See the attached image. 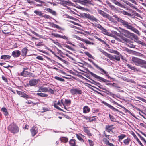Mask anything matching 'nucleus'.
<instances>
[{
    "label": "nucleus",
    "mask_w": 146,
    "mask_h": 146,
    "mask_svg": "<svg viewBox=\"0 0 146 146\" xmlns=\"http://www.w3.org/2000/svg\"><path fill=\"white\" fill-rule=\"evenodd\" d=\"M132 61L133 62L132 63L136 66L146 64V61L138 58L133 57L132 58Z\"/></svg>",
    "instance_id": "1"
},
{
    "label": "nucleus",
    "mask_w": 146,
    "mask_h": 146,
    "mask_svg": "<svg viewBox=\"0 0 146 146\" xmlns=\"http://www.w3.org/2000/svg\"><path fill=\"white\" fill-rule=\"evenodd\" d=\"M56 91L55 89H52L49 87H45L42 86L39 87L38 92H50L51 94H54Z\"/></svg>",
    "instance_id": "2"
},
{
    "label": "nucleus",
    "mask_w": 146,
    "mask_h": 146,
    "mask_svg": "<svg viewBox=\"0 0 146 146\" xmlns=\"http://www.w3.org/2000/svg\"><path fill=\"white\" fill-rule=\"evenodd\" d=\"M11 126L10 131L11 133L15 134L19 132V128L16 123H12L11 124Z\"/></svg>",
    "instance_id": "3"
},
{
    "label": "nucleus",
    "mask_w": 146,
    "mask_h": 146,
    "mask_svg": "<svg viewBox=\"0 0 146 146\" xmlns=\"http://www.w3.org/2000/svg\"><path fill=\"white\" fill-rule=\"evenodd\" d=\"M92 64L94 65L101 72H102V73H101V74H105V76H106L108 78H111L110 75H109L108 73L106 72L105 70H104V69H102L100 67L98 66L97 64L95 63L94 62H92Z\"/></svg>",
    "instance_id": "4"
},
{
    "label": "nucleus",
    "mask_w": 146,
    "mask_h": 146,
    "mask_svg": "<svg viewBox=\"0 0 146 146\" xmlns=\"http://www.w3.org/2000/svg\"><path fill=\"white\" fill-rule=\"evenodd\" d=\"M121 25H123L124 27L127 29H130L132 26V24L122 19L120 22Z\"/></svg>",
    "instance_id": "5"
},
{
    "label": "nucleus",
    "mask_w": 146,
    "mask_h": 146,
    "mask_svg": "<svg viewBox=\"0 0 146 146\" xmlns=\"http://www.w3.org/2000/svg\"><path fill=\"white\" fill-rule=\"evenodd\" d=\"M70 93L73 95L76 94H81L82 91L80 88H72L70 90Z\"/></svg>",
    "instance_id": "6"
},
{
    "label": "nucleus",
    "mask_w": 146,
    "mask_h": 146,
    "mask_svg": "<svg viewBox=\"0 0 146 146\" xmlns=\"http://www.w3.org/2000/svg\"><path fill=\"white\" fill-rule=\"evenodd\" d=\"M88 72L93 77L98 80L102 81L104 82H108V80H107L104 79V78L100 77L98 76L96 74H95L90 72V71H88Z\"/></svg>",
    "instance_id": "7"
},
{
    "label": "nucleus",
    "mask_w": 146,
    "mask_h": 146,
    "mask_svg": "<svg viewBox=\"0 0 146 146\" xmlns=\"http://www.w3.org/2000/svg\"><path fill=\"white\" fill-rule=\"evenodd\" d=\"M84 16L86 18L92 21H94L97 22L99 21L98 19L94 17L93 15H90L88 13H84Z\"/></svg>",
    "instance_id": "8"
},
{
    "label": "nucleus",
    "mask_w": 146,
    "mask_h": 146,
    "mask_svg": "<svg viewBox=\"0 0 146 146\" xmlns=\"http://www.w3.org/2000/svg\"><path fill=\"white\" fill-rule=\"evenodd\" d=\"M30 131L32 136L34 137L38 132V129L35 126H33L30 129Z\"/></svg>",
    "instance_id": "9"
},
{
    "label": "nucleus",
    "mask_w": 146,
    "mask_h": 146,
    "mask_svg": "<svg viewBox=\"0 0 146 146\" xmlns=\"http://www.w3.org/2000/svg\"><path fill=\"white\" fill-rule=\"evenodd\" d=\"M17 94L21 97L24 98L25 99L30 98V97L28 95L23 92L17 91Z\"/></svg>",
    "instance_id": "10"
},
{
    "label": "nucleus",
    "mask_w": 146,
    "mask_h": 146,
    "mask_svg": "<svg viewBox=\"0 0 146 146\" xmlns=\"http://www.w3.org/2000/svg\"><path fill=\"white\" fill-rule=\"evenodd\" d=\"M101 103L103 104H104V105L106 106L109 108H110V109H111V110H113L114 111H119L118 110L116 109L115 108L113 107L110 104L107 103L106 102L102 101H101Z\"/></svg>",
    "instance_id": "11"
},
{
    "label": "nucleus",
    "mask_w": 146,
    "mask_h": 146,
    "mask_svg": "<svg viewBox=\"0 0 146 146\" xmlns=\"http://www.w3.org/2000/svg\"><path fill=\"white\" fill-rule=\"evenodd\" d=\"M38 79H33L30 80L29 82V85L31 86H35L38 83Z\"/></svg>",
    "instance_id": "12"
},
{
    "label": "nucleus",
    "mask_w": 146,
    "mask_h": 146,
    "mask_svg": "<svg viewBox=\"0 0 146 146\" xmlns=\"http://www.w3.org/2000/svg\"><path fill=\"white\" fill-rule=\"evenodd\" d=\"M114 125H107L105 126L106 131L109 133L112 131V130L114 129Z\"/></svg>",
    "instance_id": "13"
},
{
    "label": "nucleus",
    "mask_w": 146,
    "mask_h": 146,
    "mask_svg": "<svg viewBox=\"0 0 146 146\" xmlns=\"http://www.w3.org/2000/svg\"><path fill=\"white\" fill-rule=\"evenodd\" d=\"M108 57L110 59V60H114V59L116 60L117 61H119L120 60V58L118 56L114 55L113 56L109 54Z\"/></svg>",
    "instance_id": "14"
},
{
    "label": "nucleus",
    "mask_w": 146,
    "mask_h": 146,
    "mask_svg": "<svg viewBox=\"0 0 146 146\" xmlns=\"http://www.w3.org/2000/svg\"><path fill=\"white\" fill-rule=\"evenodd\" d=\"M121 32L123 35L127 37H129V36H130L131 33L129 32L128 30H125L124 29H122Z\"/></svg>",
    "instance_id": "15"
},
{
    "label": "nucleus",
    "mask_w": 146,
    "mask_h": 146,
    "mask_svg": "<svg viewBox=\"0 0 146 146\" xmlns=\"http://www.w3.org/2000/svg\"><path fill=\"white\" fill-rule=\"evenodd\" d=\"M119 38H115L117 39V40L121 42H122L124 43L125 42H127L128 39L126 38L121 36H119Z\"/></svg>",
    "instance_id": "16"
},
{
    "label": "nucleus",
    "mask_w": 146,
    "mask_h": 146,
    "mask_svg": "<svg viewBox=\"0 0 146 146\" xmlns=\"http://www.w3.org/2000/svg\"><path fill=\"white\" fill-rule=\"evenodd\" d=\"M69 143L70 146H78L77 145L76 140L74 139H72L70 140Z\"/></svg>",
    "instance_id": "17"
},
{
    "label": "nucleus",
    "mask_w": 146,
    "mask_h": 146,
    "mask_svg": "<svg viewBox=\"0 0 146 146\" xmlns=\"http://www.w3.org/2000/svg\"><path fill=\"white\" fill-rule=\"evenodd\" d=\"M21 54L20 51L18 50H17L13 51L12 52V55L14 57H19Z\"/></svg>",
    "instance_id": "18"
},
{
    "label": "nucleus",
    "mask_w": 146,
    "mask_h": 146,
    "mask_svg": "<svg viewBox=\"0 0 146 146\" xmlns=\"http://www.w3.org/2000/svg\"><path fill=\"white\" fill-rule=\"evenodd\" d=\"M77 2L84 5L86 4H90L91 3V1L90 0H78Z\"/></svg>",
    "instance_id": "19"
},
{
    "label": "nucleus",
    "mask_w": 146,
    "mask_h": 146,
    "mask_svg": "<svg viewBox=\"0 0 146 146\" xmlns=\"http://www.w3.org/2000/svg\"><path fill=\"white\" fill-rule=\"evenodd\" d=\"M61 104H62L61 103L60 101H59L57 103H54V104L53 106L55 108H56L58 110L63 111L58 106V105L61 106H62Z\"/></svg>",
    "instance_id": "20"
},
{
    "label": "nucleus",
    "mask_w": 146,
    "mask_h": 146,
    "mask_svg": "<svg viewBox=\"0 0 146 146\" xmlns=\"http://www.w3.org/2000/svg\"><path fill=\"white\" fill-rule=\"evenodd\" d=\"M52 35L56 37L64 39H67V38L65 36L61 35H60L56 33H52Z\"/></svg>",
    "instance_id": "21"
},
{
    "label": "nucleus",
    "mask_w": 146,
    "mask_h": 146,
    "mask_svg": "<svg viewBox=\"0 0 146 146\" xmlns=\"http://www.w3.org/2000/svg\"><path fill=\"white\" fill-rule=\"evenodd\" d=\"M111 2L117 5V6L120 7H121L123 8L124 7L123 5L121 4L119 2H118L116 0H110Z\"/></svg>",
    "instance_id": "22"
},
{
    "label": "nucleus",
    "mask_w": 146,
    "mask_h": 146,
    "mask_svg": "<svg viewBox=\"0 0 146 146\" xmlns=\"http://www.w3.org/2000/svg\"><path fill=\"white\" fill-rule=\"evenodd\" d=\"M90 108L87 106H85L83 107V112L84 113H88L90 111Z\"/></svg>",
    "instance_id": "23"
},
{
    "label": "nucleus",
    "mask_w": 146,
    "mask_h": 146,
    "mask_svg": "<svg viewBox=\"0 0 146 146\" xmlns=\"http://www.w3.org/2000/svg\"><path fill=\"white\" fill-rule=\"evenodd\" d=\"M30 73L27 71H23L20 73V75L21 76L24 77H26L28 75H30Z\"/></svg>",
    "instance_id": "24"
},
{
    "label": "nucleus",
    "mask_w": 146,
    "mask_h": 146,
    "mask_svg": "<svg viewBox=\"0 0 146 146\" xmlns=\"http://www.w3.org/2000/svg\"><path fill=\"white\" fill-rule=\"evenodd\" d=\"M98 11L99 14L102 15L103 17H104L106 18L107 17L108 15L101 10L98 9Z\"/></svg>",
    "instance_id": "25"
},
{
    "label": "nucleus",
    "mask_w": 146,
    "mask_h": 146,
    "mask_svg": "<svg viewBox=\"0 0 146 146\" xmlns=\"http://www.w3.org/2000/svg\"><path fill=\"white\" fill-rule=\"evenodd\" d=\"M129 29L136 33L139 36H140V34L139 31L137 29L135 28L132 25Z\"/></svg>",
    "instance_id": "26"
},
{
    "label": "nucleus",
    "mask_w": 146,
    "mask_h": 146,
    "mask_svg": "<svg viewBox=\"0 0 146 146\" xmlns=\"http://www.w3.org/2000/svg\"><path fill=\"white\" fill-rule=\"evenodd\" d=\"M28 50L26 47L23 48L21 50L22 54L23 56H25L27 54Z\"/></svg>",
    "instance_id": "27"
},
{
    "label": "nucleus",
    "mask_w": 146,
    "mask_h": 146,
    "mask_svg": "<svg viewBox=\"0 0 146 146\" xmlns=\"http://www.w3.org/2000/svg\"><path fill=\"white\" fill-rule=\"evenodd\" d=\"M83 130L86 133L88 136H91L92 134L90 133V131L88 130V128L84 127Z\"/></svg>",
    "instance_id": "28"
},
{
    "label": "nucleus",
    "mask_w": 146,
    "mask_h": 146,
    "mask_svg": "<svg viewBox=\"0 0 146 146\" xmlns=\"http://www.w3.org/2000/svg\"><path fill=\"white\" fill-rule=\"evenodd\" d=\"M34 12L36 15L39 16L41 17H42L43 14L41 11L37 10H35L34 11Z\"/></svg>",
    "instance_id": "29"
},
{
    "label": "nucleus",
    "mask_w": 146,
    "mask_h": 146,
    "mask_svg": "<svg viewBox=\"0 0 146 146\" xmlns=\"http://www.w3.org/2000/svg\"><path fill=\"white\" fill-rule=\"evenodd\" d=\"M37 95L40 96L41 97H46L48 96V94L45 93H37L36 94Z\"/></svg>",
    "instance_id": "30"
},
{
    "label": "nucleus",
    "mask_w": 146,
    "mask_h": 146,
    "mask_svg": "<svg viewBox=\"0 0 146 146\" xmlns=\"http://www.w3.org/2000/svg\"><path fill=\"white\" fill-rule=\"evenodd\" d=\"M71 103V100L69 99H66L65 100L64 104L65 106H70Z\"/></svg>",
    "instance_id": "31"
},
{
    "label": "nucleus",
    "mask_w": 146,
    "mask_h": 146,
    "mask_svg": "<svg viewBox=\"0 0 146 146\" xmlns=\"http://www.w3.org/2000/svg\"><path fill=\"white\" fill-rule=\"evenodd\" d=\"M1 111H2L4 113L5 115V116H7L8 115V112L7 110L5 108L3 107L1 109Z\"/></svg>",
    "instance_id": "32"
},
{
    "label": "nucleus",
    "mask_w": 146,
    "mask_h": 146,
    "mask_svg": "<svg viewBox=\"0 0 146 146\" xmlns=\"http://www.w3.org/2000/svg\"><path fill=\"white\" fill-rule=\"evenodd\" d=\"M126 137V135L124 134H121L120 135L118 136V141L120 142L124 138H125Z\"/></svg>",
    "instance_id": "33"
},
{
    "label": "nucleus",
    "mask_w": 146,
    "mask_h": 146,
    "mask_svg": "<svg viewBox=\"0 0 146 146\" xmlns=\"http://www.w3.org/2000/svg\"><path fill=\"white\" fill-rule=\"evenodd\" d=\"M131 139L130 138H127V139H125L123 141V142L125 145H129Z\"/></svg>",
    "instance_id": "34"
},
{
    "label": "nucleus",
    "mask_w": 146,
    "mask_h": 146,
    "mask_svg": "<svg viewBox=\"0 0 146 146\" xmlns=\"http://www.w3.org/2000/svg\"><path fill=\"white\" fill-rule=\"evenodd\" d=\"M126 66L128 68L130 69L134 70L135 71L137 70V69L135 66H133L129 64H126Z\"/></svg>",
    "instance_id": "35"
},
{
    "label": "nucleus",
    "mask_w": 146,
    "mask_h": 146,
    "mask_svg": "<svg viewBox=\"0 0 146 146\" xmlns=\"http://www.w3.org/2000/svg\"><path fill=\"white\" fill-rule=\"evenodd\" d=\"M100 30H101L102 33L103 34L107 35H109L110 33L108 32L103 27H102Z\"/></svg>",
    "instance_id": "36"
},
{
    "label": "nucleus",
    "mask_w": 146,
    "mask_h": 146,
    "mask_svg": "<svg viewBox=\"0 0 146 146\" xmlns=\"http://www.w3.org/2000/svg\"><path fill=\"white\" fill-rule=\"evenodd\" d=\"M133 136L134 138L135 139L136 141H137L138 143L141 146H144L141 142L140 141L139 139L138 138L137 136H136V135L135 134L133 135Z\"/></svg>",
    "instance_id": "37"
},
{
    "label": "nucleus",
    "mask_w": 146,
    "mask_h": 146,
    "mask_svg": "<svg viewBox=\"0 0 146 146\" xmlns=\"http://www.w3.org/2000/svg\"><path fill=\"white\" fill-rule=\"evenodd\" d=\"M106 18L108 19L110 21H111V22L115 23L116 22L114 18H112L111 16H110L109 15H108Z\"/></svg>",
    "instance_id": "38"
},
{
    "label": "nucleus",
    "mask_w": 146,
    "mask_h": 146,
    "mask_svg": "<svg viewBox=\"0 0 146 146\" xmlns=\"http://www.w3.org/2000/svg\"><path fill=\"white\" fill-rule=\"evenodd\" d=\"M60 139L61 142H64L65 143L67 142L68 141V139L67 138L64 137H61Z\"/></svg>",
    "instance_id": "39"
},
{
    "label": "nucleus",
    "mask_w": 146,
    "mask_h": 146,
    "mask_svg": "<svg viewBox=\"0 0 146 146\" xmlns=\"http://www.w3.org/2000/svg\"><path fill=\"white\" fill-rule=\"evenodd\" d=\"M46 10L48 12H49L53 15H56V12L55 11H53L52 9L50 8H47Z\"/></svg>",
    "instance_id": "40"
},
{
    "label": "nucleus",
    "mask_w": 146,
    "mask_h": 146,
    "mask_svg": "<svg viewBox=\"0 0 146 146\" xmlns=\"http://www.w3.org/2000/svg\"><path fill=\"white\" fill-rule=\"evenodd\" d=\"M99 50L101 52H102L103 54L105 55L106 56L108 57L109 54L107 53L106 52L104 51L101 48H100L99 49Z\"/></svg>",
    "instance_id": "41"
},
{
    "label": "nucleus",
    "mask_w": 146,
    "mask_h": 146,
    "mask_svg": "<svg viewBox=\"0 0 146 146\" xmlns=\"http://www.w3.org/2000/svg\"><path fill=\"white\" fill-rule=\"evenodd\" d=\"M54 78L57 80L61 82H64L65 81L64 79L58 76H55Z\"/></svg>",
    "instance_id": "42"
},
{
    "label": "nucleus",
    "mask_w": 146,
    "mask_h": 146,
    "mask_svg": "<svg viewBox=\"0 0 146 146\" xmlns=\"http://www.w3.org/2000/svg\"><path fill=\"white\" fill-rule=\"evenodd\" d=\"M136 42L137 43L139 44L142 46H146V44L145 42H143L140 40H137L136 41Z\"/></svg>",
    "instance_id": "43"
},
{
    "label": "nucleus",
    "mask_w": 146,
    "mask_h": 146,
    "mask_svg": "<svg viewBox=\"0 0 146 146\" xmlns=\"http://www.w3.org/2000/svg\"><path fill=\"white\" fill-rule=\"evenodd\" d=\"M113 17H114L115 19L118 22H120L122 19L119 17H118L116 15H113Z\"/></svg>",
    "instance_id": "44"
},
{
    "label": "nucleus",
    "mask_w": 146,
    "mask_h": 146,
    "mask_svg": "<svg viewBox=\"0 0 146 146\" xmlns=\"http://www.w3.org/2000/svg\"><path fill=\"white\" fill-rule=\"evenodd\" d=\"M127 45L129 47L131 48H135V46L132 44V42H127Z\"/></svg>",
    "instance_id": "45"
},
{
    "label": "nucleus",
    "mask_w": 146,
    "mask_h": 146,
    "mask_svg": "<svg viewBox=\"0 0 146 146\" xmlns=\"http://www.w3.org/2000/svg\"><path fill=\"white\" fill-rule=\"evenodd\" d=\"M107 4L111 9H114L115 8V6L112 5L110 2L107 3Z\"/></svg>",
    "instance_id": "46"
},
{
    "label": "nucleus",
    "mask_w": 146,
    "mask_h": 146,
    "mask_svg": "<svg viewBox=\"0 0 146 146\" xmlns=\"http://www.w3.org/2000/svg\"><path fill=\"white\" fill-rule=\"evenodd\" d=\"M76 137L77 139L82 142H84V141L83 139L79 135L77 134L76 135Z\"/></svg>",
    "instance_id": "47"
},
{
    "label": "nucleus",
    "mask_w": 146,
    "mask_h": 146,
    "mask_svg": "<svg viewBox=\"0 0 146 146\" xmlns=\"http://www.w3.org/2000/svg\"><path fill=\"white\" fill-rule=\"evenodd\" d=\"M109 116L110 118L112 121L115 122L116 121V119L114 118L113 116L110 114H109Z\"/></svg>",
    "instance_id": "48"
},
{
    "label": "nucleus",
    "mask_w": 146,
    "mask_h": 146,
    "mask_svg": "<svg viewBox=\"0 0 146 146\" xmlns=\"http://www.w3.org/2000/svg\"><path fill=\"white\" fill-rule=\"evenodd\" d=\"M25 102L26 104H32V105H33V106L35 105L37 103H34L31 100L29 101L28 100H27V101H26Z\"/></svg>",
    "instance_id": "49"
},
{
    "label": "nucleus",
    "mask_w": 146,
    "mask_h": 146,
    "mask_svg": "<svg viewBox=\"0 0 146 146\" xmlns=\"http://www.w3.org/2000/svg\"><path fill=\"white\" fill-rule=\"evenodd\" d=\"M96 117H90L89 122H92L93 121H95L96 119L95 118Z\"/></svg>",
    "instance_id": "50"
},
{
    "label": "nucleus",
    "mask_w": 146,
    "mask_h": 146,
    "mask_svg": "<svg viewBox=\"0 0 146 146\" xmlns=\"http://www.w3.org/2000/svg\"><path fill=\"white\" fill-rule=\"evenodd\" d=\"M51 26L52 27L56 28L58 29H61V27L57 25L54 24V23H52V24Z\"/></svg>",
    "instance_id": "51"
},
{
    "label": "nucleus",
    "mask_w": 146,
    "mask_h": 146,
    "mask_svg": "<svg viewBox=\"0 0 146 146\" xmlns=\"http://www.w3.org/2000/svg\"><path fill=\"white\" fill-rule=\"evenodd\" d=\"M94 26L95 27H97L100 30L101 29V28L102 27L100 24H99L95 23L94 25Z\"/></svg>",
    "instance_id": "52"
},
{
    "label": "nucleus",
    "mask_w": 146,
    "mask_h": 146,
    "mask_svg": "<svg viewBox=\"0 0 146 146\" xmlns=\"http://www.w3.org/2000/svg\"><path fill=\"white\" fill-rule=\"evenodd\" d=\"M60 101H61V102H60L63 105V106L64 107V109L66 110H68L69 109H68V108L66 107L65 106V104H64V103L63 102V100L62 99Z\"/></svg>",
    "instance_id": "53"
},
{
    "label": "nucleus",
    "mask_w": 146,
    "mask_h": 146,
    "mask_svg": "<svg viewBox=\"0 0 146 146\" xmlns=\"http://www.w3.org/2000/svg\"><path fill=\"white\" fill-rule=\"evenodd\" d=\"M85 54L90 58H93L92 56L89 52H85Z\"/></svg>",
    "instance_id": "54"
},
{
    "label": "nucleus",
    "mask_w": 146,
    "mask_h": 146,
    "mask_svg": "<svg viewBox=\"0 0 146 146\" xmlns=\"http://www.w3.org/2000/svg\"><path fill=\"white\" fill-rule=\"evenodd\" d=\"M9 57V56L8 55H2L1 57V59H6Z\"/></svg>",
    "instance_id": "55"
},
{
    "label": "nucleus",
    "mask_w": 146,
    "mask_h": 146,
    "mask_svg": "<svg viewBox=\"0 0 146 146\" xmlns=\"http://www.w3.org/2000/svg\"><path fill=\"white\" fill-rule=\"evenodd\" d=\"M130 36H131L134 39L137 40L138 39V38L137 36L134 33H131Z\"/></svg>",
    "instance_id": "56"
},
{
    "label": "nucleus",
    "mask_w": 146,
    "mask_h": 146,
    "mask_svg": "<svg viewBox=\"0 0 146 146\" xmlns=\"http://www.w3.org/2000/svg\"><path fill=\"white\" fill-rule=\"evenodd\" d=\"M42 111L41 112H44L49 110V109L48 108L44 107L42 108Z\"/></svg>",
    "instance_id": "57"
},
{
    "label": "nucleus",
    "mask_w": 146,
    "mask_h": 146,
    "mask_svg": "<svg viewBox=\"0 0 146 146\" xmlns=\"http://www.w3.org/2000/svg\"><path fill=\"white\" fill-rule=\"evenodd\" d=\"M40 4H36V5L37 7H42L44 6V4H45V3H40Z\"/></svg>",
    "instance_id": "58"
},
{
    "label": "nucleus",
    "mask_w": 146,
    "mask_h": 146,
    "mask_svg": "<svg viewBox=\"0 0 146 146\" xmlns=\"http://www.w3.org/2000/svg\"><path fill=\"white\" fill-rule=\"evenodd\" d=\"M103 141L107 145L109 143V141L106 138H104L103 139Z\"/></svg>",
    "instance_id": "59"
},
{
    "label": "nucleus",
    "mask_w": 146,
    "mask_h": 146,
    "mask_svg": "<svg viewBox=\"0 0 146 146\" xmlns=\"http://www.w3.org/2000/svg\"><path fill=\"white\" fill-rule=\"evenodd\" d=\"M88 141L90 146H93L94 145L93 142L92 140L90 139H88Z\"/></svg>",
    "instance_id": "60"
},
{
    "label": "nucleus",
    "mask_w": 146,
    "mask_h": 146,
    "mask_svg": "<svg viewBox=\"0 0 146 146\" xmlns=\"http://www.w3.org/2000/svg\"><path fill=\"white\" fill-rule=\"evenodd\" d=\"M2 32L5 34H6L9 33L8 31L6 30L5 28L3 29V30H2Z\"/></svg>",
    "instance_id": "61"
},
{
    "label": "nucleus",
    "mask_w": 146,
    "mask_h": 146,
    "mask_svg": "<svg viewBox=\"0 0 146 146\" xmlns=\"http://www.w3.org/2000/svg\"><path fill=\"white\" fill-rule=\"evenodd\" d=\"M106 84L108 85H111L113 86L116 87V86L115 85L116 84L114 83H106Z\"/></svg>",
    "instance_id": "62"
},
{
    "label": "nucleus",
    "mask_w": 146,
    "mask_h": 146,
    "mask_svg": "<svg viewBox=\"0 0 146 146\" xmlns=\"http://www.w3.org/2000/svg\"><path fill=\"white\" fill-rule=\"evenodd\" d=\"M36 58L40 60H43L44 58H43L40 56H38L36 57Z\"/></svg>",
    "instance_id": "63"
},
{
    "label": "nucleus",
    "mask_w": 146,
    "mask_h": 146,
    "mask_svg": "<svg viewBox=\"0 0 146 146\" xmlns=\"http://www.w3.org/2000/svg\"><path fill=\"white\" fill-rule=\"evenodd\" d=\"M121 13L124 15H129V14L127 12L125 11H121Z\"/></svg>",
    "instance_id": "64"
}]
</instances>
